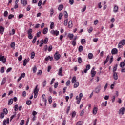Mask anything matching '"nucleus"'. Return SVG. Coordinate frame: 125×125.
<instances>
[{
  "mask_svg": "<svg viewBox=\"0 0 125 125\" xmlns=\"http://www.w3.org/2000/svg\"><path fill=\"white\" fill-rule=\"evenodd\" d=\"M54 57L55 59V60L57 61V60H59V59H60V57H61V55H60L59 54V52L57 51L54 55Z\"/></svg>",
  "mask_w": 125,
  "mask_h": 125,
  "instance_id": "nucleus-1",
  "label": "nucleus"
},
{
  "mask_svg": "<svg viewBox=\"0 0 125 125\" xmlns=\"http://www.w3.org/2000/svg\"><path fill=\"white\" fill-rule=\"evenodd\" d=\"M50 34H51V35H53V36H58V35H59V31L56 30H52L50 31Z\"/></svg>",
  "mask_w": 125,
  "mask_h": 125,
  "instance_id": "nucleus-2",
  "label": "nucleus"
},
{
  "mask_svg": "<svg viewBox=\"0 0 125 125\" xmlns=\"http://www.w3.org/2000/svg\"><path fill=\"white\" fill-rule=\"evenodd\" d=\"M125 39L122 40L118 44V48H122V46L123 45H125Z\"/></svg>",
  "mask_w": 125,
  "mask_h": 125,
  "instance_id": "nucleus-3",
  "label": "nucleus"
},
{
  "mask_svg": "<svg viewBox=\"0 0 125 125\" xmlns=\"http://www.w3.org/2000/svg\"><path fill=\"white\" fill-rule=\"evenodd\" d=\"M0 61H2L3 64H5V62H6V58H5L4 56L0 55Z\"/></svg>",
  "mask_w": 125,
  "mask_h": 125,
  "instance_id": "nucleus-4",
  "label": "nucleus"
},
{
  "mask_svg": "<svg viewBox=\"0 0 125 125\" xmlns=\"http://www.w3.org/2000/svg\"><path fill=\"white\" fill-rule=\"evenodd\" d=\"M111 54L112 55H114L115 54H118V49L117 48H113L111 50Z\"/></svg>",
  "mask_w": 125,
  "mask_h": 125,
  "instance_id": "nucleus-5",
  "label": "nucleus"
},
{
  "mask_svg": "<svg viewBox=\"0 0 125 125\" xmlns=\"http://www.w3.org/2000/svg\"><path fill=\"white\" fill-rule=\"evenodd\" d=\"M41 42H43V43L46 44V43H47V42H48V38L46 37V38H45L44 40L42 39Z\"/></svg>",
  "mask_w": 125,
  "mask_h": 125,
  "instance_id": "nucleus-6",
  "label": "nucleus"
},
{
  "mask_svg": "<svg viewBox=\"0 0 125 125\" xmlns=\"http://www.w3.org/2000/svg\"><path fill=\"white\" fill-rule=\"evenodd\" d=\"M63 70V67H61L58 72V76H61V77H63V73H62V70Z\"/></svg>",
  "mask_w": 125,
  "mask_h": 125,
  "instance_id": "nucleus-7",
  "label": "nucleus"
},
{
  "mask_svg": "<svg viewBox=\"0 0 125 125\" xmlns=\"http://www.w3.org/2000/svg\"><path fill=\"white\" fill-rule=\"evenodd\" d=\"M42 101H43V102H45V106H46V102L47 101V100H46V99L45 98V94H43L42 95Z\"/></svg>",
  "mask_w": 125,
  "mask_h": 125,
  "instance_id": "nucleus-8",
  "label": "nucleus"
},
{
  "mask_svg": "<svg viewBox=\"0 0 125 125\" xmlns=\"http://www.w3.org/2000/svg\"><path fill=\"white\" fill-rule=\"evenodd\" d=\"M91 74L92 75V78H94V77H95V75H96V72L94 71V68L92 69Z\"/></svg>",
  "mask_w": 125,
  "mask_h": 125,
  "instance_id": "nucleus-9",
  "label": "nucleus"
},
{
  "mask_svg": "<svg viewBox=\"0 0 125 125\" xmlns=\"http://www.w3.org/2000/svg\"><path fill=\"white\" fill-rule=\"evenodd\" d=\"M113 79L115 81H117L118 79V73L117 72L113 73Z\"/></svg>",
  "mask_w": 125,
  "mask_h": 125,
  "instance_id": "nucleus-10",
  "label": "nucleus"
},
{
  "mask_svg": "<svg viewBox=\"0 0 125 125\" xmlns=\"http://www.w3.org/2000/svg\"><path fill=\"white\" fill-rule=\"evenodd\" d=\"M118 10H119V7L117 5H115L113 8V12H114V13H117Z\"/></svg>",
  "mask_w": 125,
  "mask_h": 125,
  "instance_id": "nucleus-11",
  "label": "nucleus"
},
{
  "mask_svg": "<svg viewBox=\"0 0 125 125\" xmlns=\"http://www.w3.org/2000/svg\"><path fill=\"white\" fill-rule=\"evenodd\" d=\"M4 33V27L2 26H0V34L3 35Z\"/></svg>",
  "mask_w": 125,
  "mask_h": 125,
  "instance_id": "nucleus-12",
  "label": "nucleus"
},
{
  "mask_svg": "<svg viewBox=\"0 0 125 125\" xmlns=\"http://www.w3.org/2000/svg\"><path fill=\"white\" fill-rule=\"evenodd\" d=\"M45 61H48V60H50V61H52V60H53V57L48 56L47 57L45 58Z\"/></svg>",
  "mask_w": 125,
  "mask_h": 125,
  "instance_id": "nucleus-13",
  "label": "nucleus"
},
{
  "mask_svg": "<svg viewBox=\"0 0 125 125\" xmlns=\"http://www.w3.org/2000/svg\"><path fill=\"white\" fill-rule=\"evenodd\" d=\"M119 114H121L122 115H124V114H125V107H122L119 110Z\"/></svg>",
  "mask_w": 125,
  "mask_h": 125,
  "instance_id": "nucleus-14",
  "label": "nucleus"
},
{
  "mask_svg": "<svg viewBox=\"0 0 125 125\" xmlns=\"http://www.w3.org/2000/svg\"><path fill=\"white\" fill-rule=\"evenodd\" d=\"M101 86H98L95 89V92L96 93H99V92L100 91V88H101Z\"/></svg>",
  "mask_w": 125,
  "mask_h": 125,
  "instance_id": "nucleus-15",
  "label": "nucleus"
},
{
  "mask_svg": "<svg viewBox=\"0 0 125 125\" xmlns=\"http://www.w3.org/2000/svg\"><path fill=\"white\" fill-rule=\"evenodd\" d=\"M97 111H98V108L97 107H94L93 109V115H96L97 114Z\"/></svg>",
  "mask_w": 125,
  "mask_h": 125,
  "instance_id": "nucleus-16",
  "label": "nucleus"
},
{
  "mask_svg": "<svg viewBox=\"0 0 125 125\" xmlns=\"http://www.w3.org/2000/svg\"><path fill=\"white\" fill-rule=\"evenodd\" d=\"M48 32V28H47V27L43 29V35H46V34H47Z\"/></svg>",
  "mask_w": 125,
  "mask_h": 125,
  "instance_id": "nucleus-17",
  "label": "nucleus"
},
{
  "mask_svg": "<svg viewBox=\"0 0 125 125\" xmlns=\"http://www.w3.org/2000/svg\"><path fill=\"white\" fill-rule=\"evenodd\" d=\"M21 4H23V6H26V5L28 3V2L27 1V0L23 1V0H21Z\"/></svg>",
  "mask_w": 125,
  "mask_h": 125,
  "instance_id": "nucleus-18",
  "label": "nucleus"
},
{
  "mask_svg": "<svg viewBox=\"0 0 125 125\" xmlns=\"http://www.w3.org/2000/svg\"><path fill=\"white\" fill-rule=\"evenodd\" d=\"M5 83H6V77H5L2 79L1 84L2 85H4V84H5Z\"/></svg>",
  "mask_w": 125,
  "mask_h": 125,
  "instance_id": "nucleus-19",
  "label": "nucleus"
},
{
  "mask_svg": "<svg viewBox=\"0 0 125 125\" xmlns=\"http://www.w3.org/2000/svg\"><path fill=\"white\" fill-rule=\"evenodd\" d=\"M38 92H39V89H38V85H37L35 87V88L34 89V94H37Z\"/></svg>",
  "mask_w": 125,
  "mask_h": 125,
  "instance_id": "nucleus-20",
  "label": "nucleus"
},
{
  "mask_svg": "<svg viewBox=\"0 0 125 125\" xmlns=\"http://www.w3.org/2000/svg\"><path fill=\"white\" fill-rule=\"evenodd\" d=\"M79 85H80V83H79V82H77L74 83L73 87H74V88H77V87H78L79 86Z\"/></svg>",
  "mask_w": 125,
  "mask_h": 125,
  "instance_id": "nucleus-21",
  "label": "nucleus"
},
{
  "mask_svg": "<svg viewBox=\"0 0 125 125\" xmlns=\"http://www.w3.org/2000/svg\"><path fill=\"white\" fill-rule=\"evenodd\" d=\"M63 8H64V5H63V4H61L59 6L58 9L59 11H61Z\"/></svg>",
  "mask_w": 125,
  "mask_h": 125,
  "instance_id": "nucleus-22",
  "label": "nucleus"
},
{
  "mask_svg": "<svg viewBox=\"0 0 125 125\" xmlns=\"http://www.w3.org/2000/svg\"><path fill=\"white\" fill-rule=\"evenodd\" d=\"M73 27V21H70L68 22V28H70Z\"/></svg>",
  "mask_w": 125,
  "mask_h": 125,
  "instance_id": "nucleus-23",
  "label": "nucleus"
},
{
  "mask_svg": "<svg viewBox=\"0 0 125 125\" xmlns=\"http://www.w3.org/2000/svg\"><path fill=\"white\" fill-rule=\"evenodd\" d=\"M13 103V99H10L8 102V106H10Z\"/></svg>",
  "mask_w": 125,
  "mask_h": 125,
  "instance_id": "nucleus-24",
  "label": "nucleus"
},
{
  "mask_svg": "<svg viewBox=\"0 0 125 125\" xmlns=\"http://www.w3.org/2000/svg\"><path fill=\"white\" fill-rule=\"evenodd\" d=\"M71 82L72 83H77V79H76V76H74L72 78Z\"/></svg>",
  "mask_w": 125,
  "mask_h": 125,
  "instance_id": "nucleus-25",
  "label": "nucleus"
},
{
  "mask_svg": "<svg viewBox=\"0 0 125 125\" xmlns=\"http://www.w3.org/2000/svg\"><path fill=\"white\" fill-rule=\"evenodd\" d=\"M83 50V46L80 45L78 48V51L79 52H82Z\"/></svg>",
  "mask_w": 125,
  "mask_h": 125,
  "instance_id": "nucleus-26",
  "label": "nucleus"
},
{
  "mask_svg": "<svg viewBox=\"0 0 125 125\" xmlns=\"http://www.w3.org/2000/svg\"><path fill=\"white\" fill-rule=\"evenodd\" d=\"M125 60H124V62H122L120 64V66L121 68H123V67H125Z\"/></svg>",
  "mask_w": 125,
  "mask_h": 125,
  "instance_id": "nucleus-27",
  "label": "nucleus"
},
{
  "mask_svg": "<svg viewBox=\"0 0 125 125\" xmlns=\"http://www.w3.org/2000/svg\"><path fill=\"white\" fill-rule=\"evenodd\" d=\"M53 13H54V10L53 9V8H51L50 9V17H52L53 15Z\"/></svg>",
  "mask_w": 125,
  "mask_h": 125,
  "instance_id": "nucleus-28",
  "label": "nucleus"
},
{
  "mask_svg": "<svg viewBox=\"0 0 125 125\" xmlns=\"http://www.w3.org/2000/svg\"><path fill=\"white\" fill-rule=\"evenodd\" d=\"M89 59H92L93 57V54L92 53H89L88 55Z\"/></svg>",
  "mask_w": 125,
  "mask_h": 125,
  "instance_id": "nucleus-29",
  "label": "nucleus"
},
{
  "mask_svg": "<svg viewBox=\"0 0 125 125\" xmlns=\"http://www.w3.org/2000/svg\"><path fill=\"white\" fill-rule=\"evenodd\" d=\"M107 103H108V102L105 101L104 103L103 102L102 103L101 106L102 107H106L107 106Z\"/></svg>",
  "mask_w": 125,
  "mask_h": 125,
  "instance_id": "nucleus-30",
  "label": "nucleus"
},
{
  "mask_svg": "<svg viewBox=\"0 0 125 125\" xmlns=\"http://www.w3.org/2000/svg\"><path fill=\"white\" fill-rule=\"evenodd\" d=\"M68 38H69L70 40H73V38H74V34H68Z\"/></svg>",
  "mask_w": 125,
  "mask_h": 125,
  "instance_id": "nucleus-31",
  "label": "nucleus"
},
{
  "mask_svg": "<svg viewBox=\"0 0 125 125\" xmlns=\"http://www.w3.org/2000/svg\"><path fill=\"white\" fill-rule=\"evenodd\" d=\"M48 102L50 104H51L52 103V97L51 96L49 97L48 98Z\"/></svg>",
  "mask_w": 125,
  "mask_h": 125,
  "instance_id": "nucleus-32",
  "label": "nucleus"
},
{
  "mask_svg": "<svg viewBox=\"0 0 125 125\" xmlns=\"http://www.w3.org/2000/svg\"><path fill=\"white\" fill-rule=\"evenodd\" d=\"M33 73H36L37 72V66L35 65L33 67H32Z\"/></svg>",
  "mask_w": 125,
  "mask_h": 125,
  "instance_id": "nucleus-33",
  "label": "nucleus"
},
{
  "mask_svg": "<svg viewBox=\"0 0 125 125\" xmlns=\"http://www.w3.org/2000/svg\"><path fill=\"white\" fill-rule=\"evenodd\" d=\"M62 17H63V13H60V14L59 15V20H61V19H62Z\"/></svg>",
  "mask_w": 125,
  "mask_h": 125,
  "instance_id": "nucleus-34",
  "label": "nucleus"
},
{
  "mask_svg": "<svg viewBox=\"0 0 125 125\" xmlns=\"http://www.w3.org/2000/svg\"><path fill=\"white\" fill-rule=\"evenodd\" d=\"M50 28L51 30H52L53 28H54V22H52L51 23L50 25Z\"/></svg>",
  "mask_w": 125,
  "mask_h": 125,
  "instance_id": "nucleus-35",
  "label": "nucleus"
},
{
  "mask_svg": "<svg viewBox=\"0 0 125 125\" xmlns=\"http://www.w3.org/2000/svg\"><path fill=\"white\" fill-rule=\"evenodd\" d=\"M32 33H33V29H32V28H30L28 30L27 34L28 35H31L32 34Z\"/></svg>",
  "mask_w": 125,
  "mask_h": 125,
  "instance_id": "nucleus-36",
  "label": "nucleus"
},
{
  "mask_svg": "<svg viewBox=\"0 0 125 125\" xmlns=\"http://www.w3.org/2000/svg\"><path fill=\"white\" fill-rule=\"evenodd\" d=\"M3 113H4V114H5V115H7V114L8 113V110H7V109L4 108L3 110Z\"/></svg>",
  "mask_w": 125,
  "mask_h": 125,
  "instance_id": "nucleus-37",
  "label": "nucleus"
},
{
  "mask_svg": "<svg viewBox=\"0 0 125 125\" xmlns=\"http://www.w3.org/2000/svg\"><path fill=\"white\" fill-rule=\"evenodd\" d=\"M82 62H83V60H82V58L81 57H79L78 59V62L79 64H81Z\"/></svg>",
  "mask_w": 125,
  "mask_h": 125,
  "instance_id": "nucleus-38",
  "label": "nucleus"
},
{
  "mask_svg": "<svg viewBox=\"0 0 125 125\" xmlns=\"http://www.w3.org/2000/svg\"><path fill=\"white\" fill-rule=\"evenodd\" d=\"M118 68V65H115L114 67V68H113V73H115V72H116V71H117V69Z\"/></svg>",
  "mask_w": 125,
  "mask_h": 125,
  "instance_id": "nucleus-39",
  "label": "nucleus"
},
{
  "mask_svg": "<svg viewBox=\"0 0 125 125\" xmlns=\"http://www.w3.org/2000/svg\"><path fill=\"white\" fill-rule=\"evenodd\" d=\"M42 84L43 87H45V86L46 85V80H44L42 82Z\"/></svg>",
  "mask_w": 125,
  "mask_h": 125,
  "instance_id": "nucleus-40",
  "label": "nucleus"
},
{
  "mask_svg": "<svg viewBox=\"0 0 125 125\" xmlns=\"http://www.w3.org/2000/svg\"><path fill=\"white\" fill-rule=\"evenodd\" d=\"M26 104L27 105H28L29 106H30V105H31L32 104V101H31V100H27L26 101Z\"/></svg>",
  "mask_w": 125,
  "mask_h": 125,
  "instance_id": "nucleus-41",
  "label": "nucleus"
},
{
  "mask_svg": "<svg viewBox=\"0 0 125 125\" xmlns=\"http://www.w3.org/2000/svg\"><path fill=\"white\" fill-rule=\"evenodd\" d=\"M63 14L65 18H68V13L67 12V11H64Z\"/></svg>",
  "mask_w": 125,
  "mask_h": 125,
  "instance_id": "nucleus-42",
  "label": "nucleus"
},
{
  "mask_svg": "<svg viewBox=\"0 0 125 125\" xmlns=\"http://www.w3.org/2000/svg\"><path fill=\"white\" fill-rule=\"evenodd\" d=\"M23 65L24 66H26L27 65V59H25L23 61Z\"/></svg>",
  "mask_w": 125,
  "mask_h": 125,
  "instance_id": "nucleus-43",
  "label": "nucleus"
},
{
  "mask_svg": "<svg viewBox=\"0 0 125 125\" xmlns=\"http://www.w3.org/2000/svg\"><path fill=\"white\" fill-rule=\"evenodd\" d=\"M71 84V81L68 80L66 83V86H69Z\"/></svg>",
  "mask_w": 125,
  "mask_h": 125,
  "instance_id": "nucleus-44",
  "label": "nucleus"
},
{
  "mask_svg": "<svg viewBox=\"0 0 125 125\" xmlns=\"http://www.w3.org/2000/svg\"><path fill=\"white\" fill-rule=\"evenodd\" d=\"M35 55H36V53L35 52H32L31 53V58L32 59H33V58H35Z\"/></svg>",
  "mask_w": 125,
  "mask_h": 125,
  "instance_id": "nucleus-45",
  "label": "nucleus"
},
{
  "mask_svg": "<svg viewBox=\"0 0 125 125\" xmlns=\"http://www.w3.org/2000/svg\"><path fill=\"white\" fill-rule=\"evenodd\" d=\"M53 48V47L51 45H50L48 48V51L49 52H50V51H51L52 50Z\"/></svg>",
  "mask_w": 125,
  "mask_h": 125,
  "instance_id": "nucleus-46",
  "label": "nucleus"
},
{
  "mask_svg": "<svg viewBox=\"0 0 125 125\" xmlns=\"http://www.w3.org/2000/svg\"><path fill=\"white\" fill-rule=\"evenodd\" d=\"M68 25V19H65L64 21V25L67 26Z\"/></svg>",
  "mask_w": 125,
  "mask_h": 125,
  "instance_id": "nucleus-47",
  "label": "nucleus"
},
{
  "mask_svg": "<svg viewBox=\"0 0 125 125\" xmlns=\"http://www.w3.org/2000/svg\"><path fill=\"white\" fill-rule=\"evenodd\" d=\"M10 45L12 48H14V47H15V43L14 42H12Z\"/></svg>",
  "mask_w": 125,
  "mask_h": 125,
  "instance_id": "nucleus-48",
  "label": "nucleus"
},
{
  "mask_svg": "<svg viewBox=\"0 0 125 125\" xmlns=\"http://www.w3.org/2000/svg\"><path fill=\"white\" fill-rule=\"evenodd\" d=\"M8 15V12H7V11H4V17H7Z\"/></svg>",
  "mask_w": 125,
  "mask_h": 125,
  "instance_id": "nucleus-49",
  "label": "nucleus"
},
{
  "mask_svg": "<svg viewBox=\"0 0 125 125\" xmlns=\"http://www.w3.org/2000/svg\"><path fill=\"white\" fill-rule=\"evenodd\" d=\"M36 41H37V36H35L32 41V43H35Z\"/></svg>",
  "mask_w": 125,
  "mask_h": 125,
  "instance_id": "nucleus-50",
  "label": "nucleus"
},
{
  "mask_svg": "<svg viewBox=\"0 0 125 125\" xmlns=\"http://www.w3.org/2000/svg\"><path fill=\"white\" fill-rule=\"evenodd\" d=\"M22 58H23V57L22 56V55H21L19 56V57H18V61H21Z\"/></svg>",
  "mask_w": 125,
  "mask_h": 125,
  "instance_id": "nucleus-51",
  "label": "nucleus"
},
{
  "mask_svg": "<svg viewBox=\"0 0 125 125\" xmlns=\"http://www.w3.org/2000/svg\"><path fill=\"white\" fill-rule=\"evenodd\" d=\"M58 86V82H56L54 84V88H57Z\"/></svg>",
  "mask_w": 125,
  "mask_h": 125,
  "instance_id": "nucleus-52",
  "label": "nucleus"
},
{
  "mask_svg": "<svg viewBox=\"0 0 125 125\" xmlns=\"http://www.w3.org/2000/svg\"><path fill=\"white\" fill-rule=\"evenodd\" d=\"M13 17H14V15L13 14H10L8 16V19H12Z\"/></svg>",
  "mask_w": 125,
  "mask_h": 125,
  "instance_id": "nucleus-53",
  "label": "nucleus"
},
{
  "mask_svg": "<svg viewBox=\"0 0 125 125\" xmlns=\"http://www.w3.org/2000/svg\"><path fill=\"white\" fill-rule=\"evenodd\" d=\"M76 41H72V45H73V46H76Z\"/></svg>",
  "mask_w": 125,
  "mask_h": 125,
  "instance_id": "nucleus-54",
  "label": "nucleus"
},
{
  "mask_svg": "<svg viewBox=\"0 0 125 125\" xmlns=\"http://www.w3.org/2000/svg\"><path fill=\"white\" fill-rule=\"evenodd\" d=\"M85 42H86V41H85V39H82L81 41V42L82 44H83V43Z\"/></svg>",
  "mask_w": 125,
  "mask_h": 125,
  "instance_id": "nucleus-55",
  "label": "nucleus"
},
{
  "mask_svg": "<svg viewBox=\"0 0 125 125\" xmlns=\"http://www.w3.org/2000/svg\"><path fill=\"white\" fill-rule=\"evenodd\" d=\"M86 10V6H84V8L81 10L82 12H84Z\"/></svg>",
  "mask_w": 125,
  "mask_h": 125,
  "instance_id": "nucleus-56",
  "label": "nucleus"
},
{
  "mask_svg": "<svg viewBox=\"0 0 125 125\" xmlns=\"http://www.w3.org/2000/svg\"><path fill=\"white\" fill-rule=\"evenodd\" d=\"M36 36L38 38H40L41 37V31H39L36 33Z\"/></svg>",
  "mask_w": 125,
  "mask_h": 125,
  "instance_id": "nucleus-57",
  "label": "nucleus"
},
{
  "mask_svg": "<svg viewBox=\"0 0 125 125\" xmlns=\"http://www.w3.org/2000/svg\"><path fill=\"white\" fill-rule=\"evenodd\" d=\"M83 125V122L82 121H78L76 125Z\"/></svg>",
  "mask_w": 125,
  "mask_h": 125,
  "instance_id": "nucleus-58",
  "label": "nucleus"
},
{
  "mask_svg": "<svg viewBox=\"0 0 125 125\" xmlns=\"http://www.w3.org/2000/svg\"><path fill=\"white\" fill-rule=\"evenodd\" d=\"M14 108H15V111H18V105L16 104V105H15Z\"/></svg>",
  "mask_w": 125,
  "mask_h": 125,
  "instance_id": "nucleus-59",
  "label": "nucleus"
},
{
  "mask_svg": "<svg viewBox=\"0 0 125 125\" xmlns=\"http://www.w3.org/2000/svg\"><path fill=\"white\" fill-rule=\"evenodd\" d=\"M84 114V109H83L82 111L81 112L80 116L81 117H83V115Z\"/></svg>",
  "mask_w": 125,
  "mask_h": 125,
  "instance_id": "nucleus-60",
  "label": "nucleus"
},
{
  "mask_svg": "<svg viewBox=\"0 0 125 125\" xmlns=\"http://www.w3.org/2000/svg\"><path fill=\"white\" fill-rule=\"evenodd\" d=\"M43 50H44V51L46 52L48 50L47 49V45H45L43 47Z\"/></svg>",
  "mask_w": 125,
  "mask_h": 125,
  "instance_id": "nucleus-61",
  "label": "nucleus"
},
{
  "mask_svg": "<svg viewBox=\"0 0 125 125\" xmlns=\"http://www.w3.org/2000/svg\"><path fill=\"white\" fill-rule=\"evenodd\" d=\"M28 39H29V40H32V39H33V35L32 34H28Z\"/></svg>",
  "mask_w": 125,
  "mask_h": 125,
  "instance_id": "nucleus-62",
  "label": "nucleus"
},
{
  "mask_svg": "<svg viewBox=\"0 0 125 125\" xmlns=\"http://www.w3.org/2000/svg\"><path fill=\"white\" fill-rule=\"evenodd\" d=\"M69 3L71 5H73L74 4V0H69Z\"/></svg>",
  "mask_w": 125,
  "mask_h": 125,
  "instance_id": "nucleus-63",
  "label": "nucleus"
},
{
  "mask_svg": "<svg viewBox=\"0 0 125 125\" xmlns=\"http://www.w3.org/2000/svg\"><path fill=\"white\" fill-rule=\"evenodd\" d=\"M25 121H24V120H22L21 121L20 125H24V123Z\"/></svg>",
  "mask_w": 125,
  "mask_h": 125,
  "instance_id": "nucleus-64",
  "label": "nucleus"
}]
</instances>
